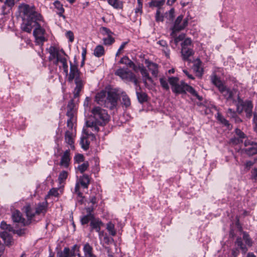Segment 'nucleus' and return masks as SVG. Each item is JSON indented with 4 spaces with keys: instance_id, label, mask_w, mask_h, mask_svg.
<instances>
[{
    "instance_id": "4c0bfd02",
    "label": "nucleus",
    "mask_w": 257,
    "mask_h": 257,
    "mask_svg": "<svg viewBox=\"0 0 257 257\" xmlns=\"http://www.w3.org/2000/svg\"><path fill=\"white\" fill-rule=\"evenodd\" d=\"M164 3H165V0H159V1L152 0L149 3V6H150V7H154L160 8L164 5Z\"/></svg>"
},
{
    "instance_id": "4be33fe9",
    "label": "nucleus",
    "mask_w": 257,
    "mask_h": 257,
    "mask_svg": "<svg viewBox=\"0 0 257 257\" xmlns=\"http://www.w3.org/2000/svg\"><path fill=\"white\" fill-rule=\"evenodd\" d=\"M48 203L47 201H44L38 204L36 208V214H40L41 213L45 214L47 210Z\"/></svg>"
},
{
    "instance_id": "dca6fc26",
    "label": "nucleus",
    "mask_w": 257,
    "mask_h": 257,
    "mask_svg": "<svg viewBox=\"0 0 257 257\" xmlns=\"http://www.w3.org/2000/svg\"><path fill=\"white\" fill-rule=\"evenodd\" d=\"M70 150H67L65 151L62 156L60 165L65 168L68 167L70 161Z\"/></svg>"
},
{
    "instance_id": "8fccbe9b",
    "label": "nucleus",
    "mask_w": 257,
    "mask_h": 257,
    "mask_svg": "<svg viewBox=\"0 0 257 257\" xmlns=\"http://www.w3.org/2000/svg\"><path fill=\"white\" fill-rule=\"evenodd\" d=\"M243 239L248 246H251L252 245V241L249 238V235L245 232H243Z\"/></svg>"
},
{
    "instance_id": "13d9d810",
    "label": "nucleus",
    "mask_w": 257,
    "mask_h": 257,
    "mask_svg": "<svg viewBox=\"0 0 257 257\" xmlns=\"http://www.w3.org/2000/svg\"><path fill=\"white\" fill-rule=\"evenodd\" d=\"M56 59V64H57L58 62L63 63V62H65L66 60H67L61 54Z\"/></svg>"
},
{
    "instance_id": "5fc2aeb1",
    "label": "nucleus",
    "mask_w": 257,
    "mask_h": 257,
    "mask_svg": "<svg viewBox=\"0 0 257 257\" xmlns=\"http://www.w3.org/2000/svg\"><path fill=\"white\" fill-rule=\"evenodd\" d=\"M59 195L58 189L56 188H52L49 192L48 196H53L55 197L58 196Z\"/></svg>"
},
{
    "instance_id": "423d86ee",
    "label": "nucleus",
    "mask_w": 257,
    "mask_h": 257,
    "mask_svg": "<svg viewBox=\"0 0 257 257\" xmlns=\"http://www.w3.org/2000/svg\"><path fill=\"white\" fill-rule=\"evenodd\" d=\"M183 15L179 16L175 20L174 26L172 28V33L171 35L175 37V33L184 30L188 24V19L187 18H183Z\"/></svg>"
},
{
    "instance_id": "b1692460",
    "label": "nucleus",
    "mask_w": 257,
    "mask_h": 257,
    "mask_svg": "<svg viewBox=\"0 0 257 257\" xmlns=\"http://www.w3.org/2000/svg\"><path fill=\"white\" fill-rule=\"evenodd\" d=\"M136 91L137 98L140 103H143L148 100V95L145 92L139 90L138 88H136Z\"/></svg>"
},
{
    "instance_id": "a878e982",
    "label": "nucleus",
    "mask_w": 257,
    "mask_h": 257,
    "mask_svg": "<svg viewBox=\"0 0 257 257\" xmlns=\"http://www.w3.org/2000/svg\"><path fill=\"white\" fill-rule=\"evenodd\" d=\"M49 52L50 54L49 59L51 60L56 59L60 55L58 49L54 46L49 48Z\"/></svg>"
},
{
    "instance_id": "ddd939ff",
    "label": "nucleus",
    "mask_w": 257,
    "mask_h": 257,
    "mask_svg": "<svg viewBox=\"0 0 257 257\" xmlns=\"http://www.w3.org/2000/svg\"><path fill=\"white\" fill-rule=\"evenodd\" d=\"M76 86L73 91V97L75 99L79 97V93L83 88L84 82L81 78H76L75 80Z\"/></svg>"
},
{
    "instance_id": "c756f323",
    "label": "nucleus",
    "mask_w": 257,
    "mask_h": 257,
    "mask_svg": "<svg viewBox=\"0 0 257 257\" xmlns=\"http://www.w3.org/2000/svg\"><path fill=\"white\" fill-rule=\"evenodd\" d=\"M94 55L97 57H100L104 54V49L102 46L98 45L94 49Z\"/></svg>"
},
{
    "instance_id": "49530a36",
    "label": "nucleus",
    "mask_w": 257,
    "mask_h": 257,
    "mask_svg": "<svg viewBox=\"0 0 257 257\" xmlns=\"http://www.w3.org/2000/svg\"><path fill=\"white\" fill-rule=\"evenodd\" d=\"M103 40L104 44L107 45H111L114 42V39L111 35L108 36L107 38H103Z\"/></svg>"
},
{
    "instance_id": "bf43d9fd",
    "label": "nucleus",
    "mask_w": 257,
    "mask_h": 257,
    "mask_svg": "<svg viewBox=\"0 0 257 257\" xmlns=\"http://www.w3.org/2000/svg\"><path fill=\"white\" fill-rule=\"evenodd\" d=\"M66 36L69 39V41L72 42L74 40L73 33L71 31H68L66 33Z\"/></svg>"
},
{
    "instance_id": "39448f33",
    "label": "nucleus",
    "mask_w": 257,
    "mask_h": 257,
    "mask_svg": "<svg viewBox=\"0 0 257 257\" xmlns=\"http://www.w3.org/2000/svg\"><path fill=\"white\" fill-rule=\"evenodd\" d=\"M235 105L236 106V109L238 112L240 113L243 110H244L247 117H250L251 116L252 105L250 101L244 102L237 96V101H235Z\"/></svg>"
},
{
    "instance_id": "37998d69",
    "label": "nucleus",
    "mask_w": 257,
    "mask_h": 257,
    "mask_svg": "<svg viewBox=\"0 0 257 257\" xmlns=\"http://www.w3.org/2000/svg\"><path fill=\"white\" fill-rule=\"evenodd\" d=\"M185 47L186 48H189L193 47L192 45L191 40L189 38H187L184 40L183 42L182 43V48H184Z\"/></svg>"
},
{
    "instance_id": "c85d7f7f",
    "label": "nucleus",
    "mask_w": 257,
    "mask_h": 257,
    "mask_svg": "<svg viewBox=\"0 0 257 257\" xmlns=\"http://www.w3.org/2000/svg\"><path fill=\"white\" fill-rule=\"evenodd\" d=\"M121 97H122V101L121 103L125 106L126 107H127L131 105V100L129 97L126 95L125 92H122L121 93Z\"/></svg>"
},
{
    "instance_id": "f03ea898",
    "label": "nucleus",
    "mask_w": 257,
    "mask_h": 257,
    "mask_svg": "<svg viewBox=\"0 0 257 257\" xmlns=\"http://www.w3.org/2000/svg\"><path fill=\"white\" fill-rule=\"evenodd\" d=\"M91 114L86 121V126L92 131L98 132L99 126L105 125L109 120L107 111L99 106H95L91 110Z\"/></svg>"
},
{
    "instance_id": "9d476101",
    "label": "nucleus",
    "mask_w": 257,
    "mask_h": 257,
    "mask_svg": "<svg viewBox=\"0 0 257 257\" xmlns=\"http://www.w3.org/2000/svg\"><path fill=\"white\" fill-rule=\"evenodd\" d=\"M244 146L246 148L244 149L245 152L249 156H251L257 153V144L253 143L249 140H246Z\"/></svg>"
},
{
    "instance_id": "6e6d98bb",
    "label": "nucleus",
    "mask_w": 257,
    "mask_h": 257,
    "mask_svg": "<svg viewBox=\"0 0 257 257\" xmlns=\"http://www.w3.org/2000/svg\"><path fill=\"white\" fill-rule=\"evenodd\" d=\"M68 176V173L66 171H63L61 172L59 176V179L60 181H63L67 178Z\"/></svg>"
},
{
    "instance_id": "052dcab7",
    "label": "nucleus",
    "mask_w": 257,
    "mask_h": 257,
    "mask_svg": "<svg viewBox=\"0 0 257 257\" xmlns=\"http://www.w3.org/2000/svg\"><path fill=\"white\" fill-rule=\"evenodd\" d=\"M101 30L105 34L107 35V36L111 35L112 34V32L109 29L106 27H101Z\"/></svg>"
},
{
    "instance_id": "de8ad7c7",
    "label": "nucleus",
    "mask_w": 257,
    "mask_h": 257,
    "mask_svg": "<svg viewBox=\"0 0 257 257\" xmlns=\"http://www.w3.org/2000/svg\"><path fill=\"white\" fill-rule=\"evenodd\" d=\"M173 37L174 38V40H173L174 43L175 45L177 46L178 43L184 39L185 36L184 34H181L178 37H176V35L175 33V37Z\"/></svg>"
},
{
    "instance_id": "7ed1b4c3",
    "label": "nucleus",
    "mask_w": 257,
    "mask_h": 257,
    "mask_svg": "<svg viewBox=\"0 0 257 257\" xmlns=\"http://www.w3.org/2000/svg\"><path fill=\"white\" fill-rule=\"evenodd\" d=\"M169 84L171 85L172 91L176 94H185L186 92L190 93L195 96L198 100H201L202 98L200 96L195 90L184 81L179 82V78L177 77H170L168 78Z\"/></svg>"
},
{
    "instance_id": "9b49d317",
    "label": "nucleus",
    "mask_w": 257,
    "mask_h": 257,
    "mask_svg": "<svg viewBox=\"0 0 257 257\" xmlns=\"http://www.w3.org/2000/svg\"><path fill=\"white\" fill-rule=\"evenodd\" d=\"M68 128V130L66 131L65 133V142L66 143L70 145L72 149H74V138L75 135L73 130V127L72 128Z\"/></svg>"
},
{
    "instance_id": "79ce46f5",
    "label": "nucleus",
    "mask_w": 257,
    "mask_h": 257,
    "mask_svg": "<svg viewBox=\"0 0 257 257\" xmlns=\"http://www.w3.org/2000/svg\"><path fill=\"white\" fill-rule=\"evenodd\" d=\"M80 144L82 148L85 150H87L89 148V143L86 138L83 137L81 139Z\"/></svg>"
},
{
    "instance_id": "f8f14e48",
    "label": "nucleus",
    "mask_w": 257,
    "mask_h": 257,
    "mask_svg": "<svg viewBox=\"0 0 257 257\" xmlns=\"http://www.w3.org/2000/svg\"><path fill=\"white\" fill-rule=\"evenodd\" d=\"M76 78H80V72L78 70L77 66L73 65L70 62V70L68 77V81L69 82H72L73 80L76 79Z\"/></svg>"
},
{
    "instance_id": "680f3d73",
    "label": "nucleus",
    "mask_w": 257,
    "mask_h": 257,
    "mask_svg": "<svg viewBox=\"0 0 257 257\" xmlns=\"http://www.w3.org/2000/svg\"><path fill=\"white\" fill-rule=\"evenodd\" d=\"M63 257H70L69 254V248L65 247L62 251Z\"/></svg>"
},
{
    "instance_id": "2eb2a0df",
    "label": "nucleus",
    "mask_w": 257,
    "mask_h": 257,
    "mask_svg": "<svg viewBox=\"0 0 257 257\" xmlns=\"http://www.w3.org/2000/svg\"><path fill=\"white\" fill-rule=\"evenodd\" d=\"M12 217L14 222L21 223L24 226L27 224L25 219L22 217L21 213L18 210L14 211Z\"/></svg>"
},
{
    "instance_id": "bb28decb",
    "label": "nucleus",
    "mask_w": 257,
    "mask_h": 257,
    "mask_svg": "<svg viewBox=\"0 0 257 257\" xmlns=\"http://www.w3.org/2000/svg\"><path fill=\"white\" fill-rule=\"evenodd\" d=\"M79 182L84 188H87L90 183V178L87 175H83L80 178Z\"/></svg>"
},
{
    "instance_id": "69168bd1",
    "label": "nucleus",
    "mask_w": 257,
    "mask_h": 257,
    "mask_svg": "<svg viewBox=\"0 0 257 257\" xmlns=\"http://www.w3.org/2000/svg\"><path fill=\"white\" fill-rule=\"evenodd\" d=\"M143 7L142 6H138L137 8L135 9V13L138 15H141L142 14L143 11H142Z\"/></svg>"
},
{
    "instance_id": "20e7f679",
    "label": "nucleus",
    "mask_w": 257,
    "mask_h": 257,
    "mask_svg": "<svg viewBox=\"0 0 257 257\" xmlns=\"http://www.w3.org/2000/svg\"><path fill=\"white\" fill-rule=\"evenodd\" d=\"M211 80L227 101H232L235 104V101H237V96H238L235 90L231 89L224 85L215 74H213L211 76Z\"/></svg>"
},
{
    "instance_id": "4468645a",
    "label": "nucleus",
    "mask_w": 257,
    "mask_h": 257,
    "mask_svg": "<svg viewBox=\"0 0 257 257\" xmlns=\"http://www.w3.org/2000/svg\"><path fill=\"white\" fill-rule=\"evenodd\" d=\"M139 69L140 72L143 78V82L145 84L146 87H148L147 80L149 82L153 83V80L152 78L150 76L149 73L148 72L147 70L144 66H141L139 67Z\"/></svg>"
},
{
    "instance_id": "72a5a7b5",
    "label": "nucleus",
    "mask_w": 257,
    "mask_h": 257,
    "mask_svg": "<svg viewBox=\"0 0 257 257\" xmlns=\"http://www.w3.org/2000/svg\"><path fill=\"white\" fill-rule=\"evenodd\" d=\"M106 229L109 232V234L112 236L116 235V231L114 229V225L111 222H109L106 224Z\"/></svg>"
},
{
    "instance_id": "e2e57ef3",
    "label": "nucleus",
    "mask_w": 257,
    "mask_h": 257,
    "mask_svg": "<svg viewBox=\"0 0 257 257\" xmlns=\"http://www.w3.org/2000/svg\"><path fill=\"white\" fill-rule=\"evenodd\" d=\"M13 233L17 234L19 236H21L25 234V230L24 229H19V230L14 229Z\"/></svg>"
},
{
    "instance_id": "e433bc0d",
    "label": "nucleus",
    "mask_w": 257,
    "mask_h": 257,
    "mask_svg": "<svg viewBox=\"0 0 257 257\" xmlns=\"http://www.w3.org/2000/svg\"><path fill=\"white\" fill-rule=\"evenodd\" d=\"M89 167V163L87 161H85L83 164L79 165L78 166L77 169L81 173H83L86 170H87Z\"/></svg>"
},
{
    "instance_id": "ea45409f",
    "label": "nucleus",
    "mask_w": 257,
    "mask_h": 257,
    "mask_svg": "<svg viewBox=\"0 0 257 257\" xmlns=\"http://www.w3.org/2000/svg\"><path fill=\"white\" fill-rule=\"evenodd\" d=\"M44 35V34L34 35L35 38L36 42L38 45L43 44V42L46 41Z\"/></svg>"
},
{
    "instance_id": "412c9836",
    "label": "nucleus",
    "mask_w": 257,
    "mask_h": 257,
    "mask_svg": "<svg viewBox=\"0 0 257 257\" xmlns=\"http://www.w3.org/2000/svg\"><path fill=\"white\" fill-rule=\"evenodd\" d=\"M181 54L182 55L183 59L185 61H190L189 57L194 54V51L192 48H182Z\"/></svg>"
},
{
    "instance_id": "aec40b11",
    "label": "nucleus",
    "mask_w": 257,
    "mask_h": 257,
    "mask_svg": "<svg viewBox=\"0 0 257 257\" xmlns=\"http://www.w3.org/2000/svg\"><path fill=\"white\" fill-rule=\"evenodd\" d=\"M1 237L3 239L6 245H11L13 242V237L6 231H4L0 233Z\"/></svg>"
},
{
    "instance_id": "338daca9",
    "label": "nucleus",
    "mask_w": 257,
    "mask_h": 257,
    "mask_svg": "<svg viewBox=\"0 0 257 257\" xmlns=\"http://www.w3.org/2000/svg\"><path fill=\"white\" fill-rule=\"evenodd\" d=\"M156 20L157 21H163V18L160 16V12L159 11H157L156 16Z\"/></svg>"
},
{
    "instance_id": "a211bd4d",
    "label": "nucleus",
    "mask_w": 257,
    "mask_h": 257,
    "mask_svg": "<svg viewBox=\"0 0 257 257\" xmlns=\"http://www.w3.org/2000/svg\"><path fill=\"white\" fill-rule=\"evenodd\" d=\"M103 225V222L98 218H95V217L93 220H91L90 223V231L95 229L96 232H99L101 226Z\"/></svg>"
},
{
    "instance_id": "774afa93",
    "label": "nucleus",
    "mask_w": 257,
    "mask_h": 257,
    "mask_svg": "<svg viewBox=\"0 0 257 257\" xmlns=\"http://www.w3.org/2000/svg\"><path fill=\"white\" fill-rule=\"evenodd\" d=\"M227 114L231 117H234L235 113L233 110L231 108H228L227 110Z\"/></svg>"
},
{
    "instance_id": "7c9ffc66",
    "label": "nucleus",
    "mask_w": 257,
    "mask_h": 257,
    "mask_svg": "<svg viewBox=\"0 0 257 257\" xmlns=\"http://www.w3.org/2000/svg\"><path fill=\"white\" fill-rule=\"evenodd\" d=\"M160 85L162 88L166 91H169L170 89V87L168 84L169 81L165 77H161L159 79Z\"/></svg>"
},
{
    "instance_id": "6ab92c4d",
    "label": "nucleus",
    "mask_w": 257,
    "mask_h": 257,
    "mask_svg": "<svg viewBox=\"0 0 257 257\" xmlns=\"http://www.w3.org/2000/svg\"><path fill=\"white\" fill-rule=\"evenodd\" d=\"M106 96V91L102 90L96 94L95 99L98 104L104 106Z\"/></svg>"
},
{
    "instance_id": "c03bdc74",
    "label": "nucleus",
    "mask_w": 257,
    "mask_h": 257,
    "mask_svg": "<svg viewBox=\"0 0 257 257\" xmlns=\"http://www.w3.org/2000/svg\"><path fill=\"white\" fill-rule=\"evenodd\" d=\"M79 184L78 183L76 184L75 187V192L76 193L77 196L80 198V200H78V201L82 204L83 203V197L82 196V194L79 191Z\"/></svg>"
},
{
    "instance_id": "6e6552de",
    "label": "nucleus",
    "mask_w": 257,
    "mask_h": 257,
    "mask_svg": "<svg viewBox=\"0 0 257 257\" xmlns=\"http://www.w3.org/2000/svg\"><path fill=\"white\" fill-rule=\"evenodd\" d=\"M118 96L117 94L112 91H109L107 93V96L104 106L110 109L116 107L117 104Z\"/></svg>"
},
{
    "instance_id": "f704fd0d",
    "label": "nucleus",
    "mask_w": 257,
    "mask_h": 257,
    "mask_svg": "<svg viewBox=\"0 0 257 257\" xmlns=\"http://www.w3.org/2000/svg\"><path fill=\"white\" fill-rule=\"evenodd\" d=\"M94 218V215H86L83 216L81 219V223L82 225L87 224L89 221L93 220Z\"/></svg>"
},
{
    "instance_id": "3c124183",
    "label": "nucleus",
    "mask_w": 257,
    "mask_h": 257,
    "mask_svg": "<svg viewBox=\"0 0 257 257\" xmlns=\"http://www.w3.org/2000/svg\"><path fill=\"white\" fill-rule=\"evenodd\" d=\"M235 132L237 137L239 138L240 140H242V139L246 137V135L244 134V133L239 129H235Z\"/></svg>"
},
{
    "instance_id": "5701e85b",
    "label": "nucleus",
    "mask_w": 257,
    "mask_h": 257,
    "mask_svg": "<svg viewBox=\"0 0 257 257\" xmlns=\"http://www.w3.org/2000/svg\"><path fill=\"white\" fill-rule=\"evenodd\" d=\"M193 70L196 73L197 76L201 77L203 73V69L201 67V62L199 59H197L193 67Z\"/></svg>"
},
{
    "instance_id": "0e129e2a",
    "label": "nucleus",
    "mask_w": 257,
    "mask_h": 257,
    "mask_svg": "<svg viewBox=\"0 0 257 257\" xmlns=\"http://www.w3.org/2000/svg\"><path fill=\"white\" fill-rule=\"evenodd\" d=\"M126 42H124L123 43L121 46H120L119 48L118 49L116 54V56H118L120 54V51L123 50V49L125 47V45L126 44Z\"/></svg>"
},
{
    "instance_id": "2f4dec72",
    "label": "nucleus",
    "mask_w": 257,
    "mask_h": 257,
    "mask_svg": "<svg viewBox=\"0 0 257 257\" xmlns=\"http://www.w3.org/2000/svg\"><path fill=\"white\" fill-rule=\"evenodd\" d=\"M108 3L116 9H121L123 6L122 3L119 0H108Z\"/></svg>"
},
{
    "instance_id": "09e8293b",
    "label": "nucleus",
    "mask_w": 257,
    "mask_h": 257,
    "mask_svg": "<svg viewBox=\"0 0 257 257\" xmlns=\"http://www.w3.org/2000/svg\"><path fill=\"white\" fill-rule=\"evenodd\" d=\"M26 213L29 219H31L34 216V213L32 212L30 206H28L25 208Z\"/></svg>"
},
{
    "instance_id": "f257e3e1",
    "label": "nucleus",
    "mask_w": 257,
    "mask_h": 257,
    "mask_svg": "<svg viewBox=\"0 0 257 257\" xmlns=\"http://www.w3.org/2000/svg\"><path fill=\"white\" fill-rule=\"evenodd\" d=\"M19 9L23 15L22 30L26 32L31 33L33 28L36 27L33 32L34 35L44 34L45 30L38 23V21L41 20L42 16L36 11L35 8L23 4L19 6Z\"/></svg>"
},
{
    "instance_id": "c9c22d12",
    "label": "nucleus",
    "mask_w": 257,
    "mask_h": 257,
    "mask_svg": "<svg viewBox=\"0 0 257 257\" xmlns=\"http://www.w3.org/2000/svg\"><path fill=\"white\" fill-rule=\"evenodd\" d=\"M235 244L237 245L238 247L242 250V252L245 253L247 251V248L245 245H244L242 243L241 238H237Z\"/></svg>"
},
{
    "instance_id": "a18cd8bd",
    "label": "nucleus",
    "mask_w": 257,
    "mask_h": 257,
    "mask_svg": "<svg viewBox=\"0 0 257 257\" xmlns=\"http://www.w3.org/2000/svg\"><path fill=\"white\" fill-rule=\"evenodd\" d=\"M74 160L75 163L77 164L85 162L84 156L80 154L76 155L74 157Z\"/></svg>"
},
{
    "instance_id": "603ef678",
    "label": "nucleus",
    "mask_w": 257,
    "mask_h": 257,
    "mask_svg": "<svg viewBox=\"0 0 257 257\" xmlns=\"http://www.w3.org/2000/svg\"><path fill=\"white\" fill-rule=\"evenodd\" d=\"M19 1H20V0H6L5 4L9 7H12Z\"/></svg>"
},
{
    "instance_id": "1a4fd4ad",
    "label": "nucleus",
    "mask_w": 257,
    "mask_h": 257,
    "mask_svg": "<svg viewBox=\"0 0 257 257\" xmlns=\"http://www.w3.org/2000/svg\"><path fill=\"white\" fill-rule=\"evenodd\" d=\"M115 74L119 76L122 79L130 81L135 75L132 71L126 68H119L115 72Z\"/></svg>"
},
{
    "instance_id": "4d7b16f0",
    "label": "nucleus",
    "mask_w": 257,
    "mask_h": 257,
    "mask_svg": "<svg viewBox=\"0 0 257 257\" xmlns=\"http://www.w3.org/2000/svg\"><path fill=\"white\" fill-rule=\"evenodd\" d=\"M230 141L233 144L237 145L242 143L243 141L242 140H240L238 137H234L231 139Z\"/></svg>"
},
{
    "instance_id": "cd10ccee",
    "label": "nucleus",
    "mask_w": 257,
    "mask_h": 257,
    "mask_svg": "<svg viewBox=\"0 0 257 257\" xmlns=\"http://www.w3.org/2000/svg\"><path fill=\"white\" fill-rule=\"evenodd\" d=\"M54 5L55 7V8L57 10V13L60 17H62L63 19L65 18V16L63 15L64 12V9L63 8L62 5L60 3V2L58 1H56L54 3Z\"/></svg>"
},
{
    "instance_id": "393cba45",
    "label": "nucleus",
    "mask_w": 257,
    "mask_h": 257,
    "mask_svg": "<svg viewBox=\"0 0 257 257\" xmlns=\"http://www.w3.org/2000/svg\"><path fill=\"white\" fill-rule=\"evenodd\" d=\"M120 64H123L127 66L132 68L135 71H136V66L135 63L131 60L127 56L123 57L119 61Z\"/></svg>"
},
{
    "instance_id": "58836bf2",
    "label": "nucleus",
    "mask_w": 257,
    "mask_h": 257,
    "mask_svg": "<svg viewBox=\"0 0 257 257\" xmlns=\"http://www.w3.org/2000/svg\"><path fill=\"white\" fill-rule=\"evenodd\" d=\"M217 119L220 121V122L225 126L229 127L230 124L228 120H227L221 114L219 113H217Z\"/></svg>"
},
{
    "instance_id": "864d4df0",
    "label": "nucleus",
    "mask_w": 257,
    "mask_h": 257,
    "mask_svg": "<svg viewBox=\"0 0 257 257\" xmlns=\"http://www.w3.org/2000/svg\"><path fill=\"white\" fill-rule=\"evenodd\" d=\"M130 81H132L134 82V84L136 86V88H138L139 90H141V88L139 84L138 80L136 78V76L135 75H134L132 78L130 80Z\"/></svg>"
},
{
    "instance_id": "473e14b6",
    "label": "nucleus",
    "mask_w": 257,
    "mask_h": 257,
    "mask_svg": "<svg viewBox=\"0 0 257 257\" xmlns=\"http://www.w3.org/2000/svg\"><path fill=\"white\" fill-rule=\"evenodd\" d=\"M83 250L84 251V257L93 253V247L89 243H86L84 245Z\"/></svg>"
},
{
    "instance_id": "a19ab883",
    "label": "nucleus",
    "mask_w": 257,
    "mask_h": 257,
    "mask_svg": "<svg viewBox=\"0 0 257 257\" xmlns=\"http://www.w3.org/2000/svg\"><path fill=\"white\" fill-rule=\"evenodd\" d=\"M0 227L2 229L5 230V231H12L13 232L14 229L13 227L9 224H7L6 222L2 221L1 222Z\"/></svg>"
},
{
    "instance_id": "f3484780",
    "label": "nucleus",
    "mask_w": 257,
    "mask_h": 257,
    "mask_svg": "<svg viewBox=\"0 0 257 257\" xmlns=\"http://www.w3.org/2000/svg\"><path fill=\"white\" fill-rule=\"evenodd\" d=\"M145 63L148 69L151 72L152 74L157 77L158 74V65L156 63L152 62L148 60H145Z\"/></svg>"
},
{
    "instance_id": "0eeeda50",
    "label": "nucleus",
    "mask_w": 257,
    "mask_h": 257,
    "mask_svg": "<svg viewBox=\"0 0 257 257\" xmlns=\"http://www.w3.org/2000/svg\"><path fill=\"white\" fill-rule=\"evenodd\" d=\"M76 105L74 103V99H71L67 105V111L66 115L69 117L67 121L68 127L72 128L73 126V123L75 121L74 114L76 112Z\"/></svg>"
}]
</instances>
